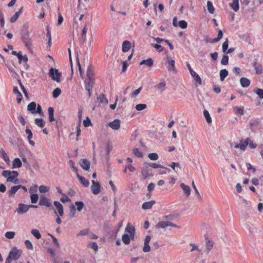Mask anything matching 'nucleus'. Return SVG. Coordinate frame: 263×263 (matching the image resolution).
<instances>
[{
  "mask_svg": "<svg viewBox=\"0 0 263 263\" xmlns=\"http://www.w3.org/2000/svg\"><path fill=\"white\" fill-rule=\"evenodd\" d=\"M84 82L85 88L88 91V96L90 97L91 96V90L95 83L94 78H86Z\"/></svg>",
  "mask_w": 263,
  "mask_h": 263,
  "instance_id": "obj_5",
  "label": "nucleus"
},
{
  "mask_svg": "<svg viewBox=\"0 0 263 263\" xmlns=\"http://www.w3.org/2000/svg\"><path fill=\"white\" fill-rule=\"evenodd\" d=\"M35 124L39 127L42 128L45 125V122L42 118H36L34 120Z\"/></svg>",
  "mask_w": 263,
  "mask_h": 263,
  "instance_id": "obj_34",
  "label": "nucleus"
},
{
  "mask_svg": "<svg viewBox=\"0 0 263 263\" xmlns=\"http://www.w3.org/2000/svg\"><path fill=\"white\" fill-rule=\"evenodd\" d=\"M133 153L135 156L138 158H142L143 156L142 153L137 148H134Z\"/></svg>",
  "mask_w": 263,
  "mask_h": 263,
  "instance_id": "obj_45",
  "label": "nucleus"
},
{
  "mask_svg": "<svg viewBox=\"0 0 263 263\" xmlns=\"http://www.w3.org/2000/svg\"><path fill=\"white\" fill-rule=\"evenodd\" d=\"M31 233L36 239H40L41 238V235L37 230L32 229Z\"/></svg>",
  "mask_w": 263,
  "mask_h": 263,
  "instance_id": "obj_46",
  "label": "nucleus"
},
{
  "mask_svg": "<svg viewBox=\"0 0 263 263\" xmlns=\"http://www.w3.org/2000/svg\"><path fill=\"white\" fill-rule=\"evenodd\" d=\"M15 233L12 231H8L5 233V236L8 239H12L14 238Z\"/></svg>",
  "mask_w": 263,
  "mask_h": 263,
  "instance_id": "obj_54",
  "label": "nucleus"
},
{
  "mask_svg": "<svg viewBox=\"0 0 263 263\" xmlns=\"http://www.w3.org/2000/svg\"><path fill=\"white\" fill-rule=\"evenodd\" d=\"M207 8L210 13L213 14L214 13L215 8L213 5L211 1H208Z\"/></svg>",
  "mask_w": 263,
  "mask_h": 263,
  "instance_id": "obj_37",
  "label": "nucleus"
},
{
  "mask_svg": "<svg viewBox=\"0 0 263 263\" xmlns=\"http://www.w3.org/2000/svg\"><path fill=\"white\" fill-rule=\"evenodd\" d=\"M29 33L28 24H24L21 30V34H26Z\"/></svg>",
  "mask_w": 263,
  "mask_h": 263,
  "instance_id": "obj_56",
  "label": "nucleus"
},
{
  "mask_svg": "<svg viewBox=\"0 0 263 263\" xmlns=\"http://www.w3.org/2000/svg\"><path fill=\"white\" fill-rule=\"evenodd\" d=\"M148 166H151L154 168H165V166H162L160 164L156 163H152L150 162L147 164Z\"/></svg>",
  "mask_w": 263,
  "mask_h": 263,
  "instance_id": "obj_48",
  "label": "nucleus"
},
{
  "mask_svg": "<svg viewBox=\"0 0 263 263\" xmlns=\"http://www.w3.org/2000/svg\"><path fill=\"white\" fill-rule=\"evenodd\" d=\"M122 240L125 245H128L130 243V237L127 234H124L122 235Z\"/></svg>",
  "mask_w": 263,
  "mask_h": 263,
  "instance_id": "obj_39",
  "label": "nucleus"
},
{
  "mask_svg": "<svg viewBox=\"0 0 263 263\" xmlns=\"http://www.w3.org/2000/svg\"><path fill=\"white\" fill-rule=\"evenodd\" d=\"M61 93V90L59 88H55L52 92V96L54 98H57Z\"/></svg>",
  "mask_w": 263,
  "mask_h": 263,
  "instance_id": "obj_44",
  "label": "nucleus"
},
{
  "mask_svg": "<svg viewBox=\"0 0 263 263\" xmlns=\"http://www.w3.org/2000/svg\"><path fill=\"white\" fill-rule=\"evenodd\" d=\"M39 204L40 206H45L47 208H50L51 210L54 211V213L57 214V211L55 210L54 207L52 205L51 202L49 199H48L45 195H42L40 196Z\"/></svg>",
  "mask_w": 263,
  "mask_h": 263,
  "instance_id": "obj_3",
  "label": "nucleus"
},
{
  "mask_svg": "<svg viewBox=\"0 0 263 263\" xmlns=\"http://www.w3.org/2000/svg\"><path fill=\"white\" fill-rule=\"evenodd\" d=\"M89 246L90 247V248L92 249L95 251H97L98 250V246L97 242H92L91 243H90L89 244Z\"/></svg>",
  "mask_w": 263,
  "mask_h": 263,
  "instance_id": "obj_63",
  "label": "nucleus"
},
{
  "mask_svg": "<svg viewBox=\"0 0 263 263\" xmlns=\"http://www.w3.org/2000/svg\"><path fill=\"white\" fill-rule=\"evenodd\" d=\"M147 106L145 104H139L136 105L135 108L138 111H141L146 108Z\"/></svg>",
  "mask_w": 263,
  "mask_h": 263,
  "instance_id": "obj_51",
  "label": "nucleus"
},
{
  "mask_svg": "<svg viewBox=\"0 0 263 263\" xmlns=\"http://www.w3.org/2000/svg\"><path fill=\"white\" fill-rule=\"evenodd\" d=\"M120 120L119 119H115L113 121L108 123V126L114 130H118L120 127Z\"/></svg>",
  "mask_w": 263,
  "mask_h": 263,
  "instance_id": "obj_12",
  "label": "nucleus"
},
{
  "mask_svg": "<svg viewBox=\"0 0 263 263\" xmlns=\"http://www.w3.org/2000/svg\"><path fill=\"white\" fill-rule=\"evenodd\" d=\"M77 178L79 179L81 183L84 185L85 187H87L89 185V182L88 180L86 179L84 177L80 176L79 173H77Z\"/></svg>",
  "mask_w": 263,
  "mask_h": 263,
  "instance_id": "obj_21",
  "label": "nucleus"
},
{
  "mask_svg": "<svg viewBox=\"0 0 263 263\" xmlns=\"http://www.w3.org/2000/svg\"><path fill=\"white\" fill-rule=\"evenodd\" d=\"M49 190V187L48 186L41 185L39 186V191L41 193H44L48 192Z\"/></svg>",
  "mask_w": 263,
  "mask_h": 263,
  "instance_id": "obj_55",
  "label": "nucleus"
},
{
  "mask_svg": "<svg viewBox=\"0 0 263 263\" xmlns=\"http://www.w3.org/2000/svg\"><path fill=\"white\" fill-rule=\"evenodd\" d=\"M142 87H139V88H138L137 89L134 90L132 93H131V97L132 98H135L137 96H138L139 93L140 92L141 90H142Z\"/></svg>",
  "mask_w": 263,
  "mask_h": 263,
  "instance_id": "obj_59",
  "label": "nucleus"
},
{
  "mask_svg": "<svg viewBox=\"0 0 263 263\" xmlns=\"http://www.w3.org/2000/svg\"><path fill=\"white\" fill-rule=\"evenodd\" d=\"M2 175L4 177L7 178V181L8 182H11L14 183H17L18 182V179L16 178L18 176V173L16 171L5 170L3 171Z\"/></svg>",
  "mask_w": 263,
  "mask_h": 263,
  "instance_id": "obj_2",
  "label": "nucleus"
},
{
  "mask_svg": "<svg viewBox=\"0 0 263 263\" xmlns=\"http://www.w3.org/2000/svg\"><path fill=\"white\" fill-rule=\"evenodd\" d=\"M28 205L24 203H19L18 208L15 210V212L19 214H23L27 213L29 210Z\"/></svg>",
  "mask_w": 263,
  "mask_h": 263,
  "instance_id": "obj_8",
  "label": "nucleus"
},
{
  "mask_svg": "<svg viewBox=\"0 0 263 263\" xmlns=\"http://www.w3.org/2000/svg\"><path fill=\"white\" fill-rule=\"evenodd\" d=\"M203 115L206 122L208 123H211L212 122V118L210 116L209 111L207 110L204 109L203 110Z\"/></svg>",
  "mask_w": 263,
  "mask_h": 263,
  "instance_id": "obj_38",
  "label": "nucleus"
},
{
  "mask_svg": "<svg viewBox=\"0 0 263 263\" xmlns=\"http://www.w3.org/2000/svg\"><path fill=\"white\" fill-rule=\"evenodd\" d=\"M92 185L91 186V190L92 193L95 195H97L100 192V184L98 182L92 180Z\"/></svg>",
  "mask_w": 263,
  "mask_h": 263,
  "instance_id": "obj_10",
  "label": "nucleus"
},
{
  "mask_svg": "<svg viewBox=\"0 0 263 263\" xmlns=\"http://www.w3.org/2000/svg\"><path fill=\"white\" fill-rule=\"evenodd\" d=\"M228 75V71L226 69H223L220 71V79L221 81H223Z\"/></svg>",
  "mask_w": 263,
  "mask_h": 263,
  "instance_id": "obj_33",
  "label": "nucleus"
},
{
  "mask_svg": "<svg viewBox=\"0 0 263 263\" xmlns=\"http://www.w3.org/2000/svg\"><path fill=\"white\" fill-rule=\"evenodd\" d=\"M186 66L190 71L191 75L194 79L195 81L198 83L199 85H201L202 81L199 76L193 70L189 63H186Z\"/></svg>",
  "mask_w": 263,
  "mask_h": 263,
  "instance_id": "obj_6",
  "label": "nucleus"
},
{
  "mask_svg": "<svg viewBox=\"0 0 263 263\" xmlns=\"http://www.w3.org/2000/svg\"><path fill=\"white\" fill-rule=\"evenodd\" d=\"M21 38L23 42L25 44V46L28 49H30L31 47L32 44L29 33L26 34H21Z\"/></svg>",
  "mask_w": 263,
  "mask_h": 263,
  "instance_id": "obj_9",
  "label": "nucleus"
},
{
  "mask_svg": "<svg viewBox=\"0 0 263 263\" xmlns=\"http://www.w3.org/2000/svg\"><path fill=\"white\" fill-rule=\"evenodd\" d=\"M148 157L151 160H157L159 158L158 154L155 153H149L148 155Z\"/></svg>",
  "mask_w": 263,
  "mask_h": 263,
  "instance_id": "obj_52",
  "label": "nucleus"
},
{
  "mask_svg": "<svg viewBox=\"0 0 263 263\" xmlns=\"http://www.w3.org/2000/svg\"><path fill=\"white\" fill-rule=\"evenodd\" d=\"M36 104L34 102H31L27 106V110L32 114H36Z\"/></svg>",
  "mask_w": 263,
  "mask_h": 263,
  "instance_id": "obj_16",
  "label": "nucleus"
},
{
  "mask_svg": "<svg viewBox=\"0 0 263 263\" xmlns=\"http://www.w3.org/2000/svg\"><path fill=\"white\" fill-rule=\"evenodd\" d=\"M172 227L174 228H179L180 227L169 221H160L156 225V228L157 229H164L167 227Z\"/></svg>",
  "mask_w": 263,
  "mask_h": 263,
  "instance_id": "obj_7",
  "label": "nucleus"
},
{
  "mask_svg": "<svg viewBox=\"0 0 263 263\" xmlns=\"http://www.w3.org/2000/svg\"><path fill=\"white\" fill-rule=\"evenodd\" d=\"M97 100L99 102V104L105 103L107 104L108 103V99L106 98L105 95L103 93H101L98 97H97Z\"/></svg>",
  "mask_w": 263,
  "mask_h": 263,
  "instance_id": "obj_17",
  "label": "nucleus"
},
{
  "mask_svg": "<svg viewBox=\"0 0 263 263\" xmlns=\"http://www.w3.org/2000/svg\"><path fill=\"white\" fill-rule=\"evenodd\" d=\"M252 65L255 70L256 73L257 74H261L262 73V66L260 63L254 61L252 63Z\"/></svg>",
  "mask_w": 263,
  "mask_h": 263,
  "instance_id": "obj_14",
  "label": "nucleus"
},
{
  "mask_svg": "<svg viewBox=\"0 0 263 263\" xmlns=\"http://www.w3.org/2000/svg\"><path fill=\"white\" fill-rule=\"evenodd\" d=\"M75 205L77 206L76 210L79 212H81L84 207V203L82 201H76Z\"/></svg>",
  "mask_w": 263,
  "mask_h": 263,
  "instance_id": "obj_40",
  "label": "nucleus"
},
{
  "mask_svg": "<svg viewBox=\"0 0 263 263\" xmlns=\"http://www.w3.org/2000/svg\"><path fill=\"white\" fill-rule=\"evenodd\" d=\"M179 26L182 29H185L187 28V23L184 20H181L178 22Z\"/></svg>",
  "mask_w": 263,
  "mask_h": 263,
  "instance_id": "obj_53",
  "label": "nucleus"
},
{
  "mask_svg": "<svg viewBox=\"0 0 263 263\" xmlns=\"http://www.w3.org/2000/svg\"><path fill=\"white\" fill-rule=\"evenodd\" d=\"M155 203V200L144 202L142 205V208L144 210L150 209Z\"/></svg>",
  "mask_w": 263,
  "mask_h": 263,
  "instance_id": "obj_20",
  "label": "nucleus"
},
{
  "mask_svg": "<svg viewBox=\"0 0 263 263\" xmlns=\"http://www.w3.org/2000/svg\"><path fill=\"white\" fill-rule=\"evenodd\" d=\"M126 231L129 233V234H132L133 235H135V228L130 226L129 224H127L125 228Z\"/></svg>",
  "mask_w": 263,
  "mask_h": 263,
  "instance_id": "obj_41",
  "label": "nucleus"
},
{
  "mask_svg": "<svg viewBox=\"0 0 263 263\" xmlns=\"http://www.w3.org/2000/svg\"><path fill=\"white\" fill-rule=\"evenodd\" d=\"M154 61L152 58H148L147 60H143L139 63L140 65H145L147 67H151L153 65Z\"/></svg>",
  "mask_w": 263,
  "mask_h": 263,
  "instance_id": "obj_22",
  "label": "nucleus"
},
{
  "mask_svg": "<svg viewBox=\"0 0 263 263\" xmlns=\"http://www.w3.org/2000/svg\"><path fill=\"white\" fill-rule=\"evenodd\" d=\"M22 163L18 158H15L12 162V167L13 168H19L21 167Z\"/></svg>",
  "mask_w": 263,
  "mask_h": 263,
  "instance_id": "obj_29",
  "label": "nucleus"
},
{
  "mask_svg": "<svg viewBox=\"0 0 263 263\" xmlns=\"http://www.w3.org/2000/svg\"><path fill=\"white\" fill-rule=\"evenodd\" d=\"M130 46H131V44L129 41H124L122 43V51L123 52H126L128 51L130 49Z\"/></svg>",
  "mask_w": 263,
  "mask_h": 263,
  "instance_id": "obj_23",
  "label": "nucleus"
},
{
  "mask_svg": "<svg viewBox=\"0 0 263 263\" xmlns=\"http://www.w3.org/2000/svg\"><path fill=\"white\" fill-rule=\"evenodd\" d=\"M229 62V56L227 54H224L221 60V64L223 65H226Z\"/></svg>",
  "mask_w": 263,
  "mask_h": 263,
  "instance_id": "obj_47",
  "label": "nucleus"
},
{
  "mask_svg": "<svg viewBox=\"0 0 263 263\" xmlns=\"http://www.w3.org/2000/svg\"><path fill=\"white\" fill-rule=\"evenodd\" d=\"M152 46L155 48L159 52H161L164 50L163 47L159 44H152Z\"/></svg>",
  "mask_w": 263,
  "mask_h": 263,
  "instance_id": "obj_57",
  "label": "nucleus"
},
{
  "mask_svg": "<svg viewBox=\"0 0 263 263\" xmlns=\"http://www.w3.org/2000/svg\"><path fill=\"white\" fill-rule=\"evenodd\" d=\"M18 190V185L13 186L11 187L8 192V196L9 197H13L16 193Z\"/></svg>",
  "mask_w": 263,
  "mask_h": 263,
  "instance_id": "obj_27",
  "label": "nucleus"
},
{
  "mask_svg": "<svg viewBox=\"0 0 263 263\" xmlns=\"http://www.w3.org/2000/svg\"><path fill=\"white\" fill-rule=\"evenodd\" d=\"M25 245L26 247L29 250L33 249V245L31 242L29 240H26L25 241Z\"/></svg>",
  "mask_w": 263,
  "mask_h": 263,
  "instance_id": "obj_60",
  "label": "nucleus"
},
{
  "mask_svg": "<svg viewBox=\"0 0 263 263\" xmlns=\"http://www.w3.org/2000/svg\"><path fill=\"white\" fill-rule=\"evenodd\" d=\"M180 187L183 191V192L185 194V195L187 197L189 196L191 194L190 187L188 185H185L183 183L180 184Z\"/></svg>",
  "mask_w": 263,
  "mask_h": 263,
  "instance_id": "obj_24",
  "label": "nucleus"
},
{
  "mask_svg": "<svg viewBox=\"0 0 263 263\" xmlns=\"http://www.w3.org/2000/svg\"><path fill=\"white\" fill-rule=\"evenodd\" d=\"M48 75L52 80L56 81L57 82H60L61 81L62 74L61 72H59L58 69L51 68L49 70Z\"/></svg>",
  "mask_w": 263,
  "mask_h": 263,
  "instance_id": "obj_4",
  "label": "nucleus"
},
{
  "mask_svg": "<svg viewBox=\"0 0 263 263\" xmlns=\"http://www.w3.org/2000/svg\"><path fill=\"white\" fill-rule=\"evenodd\" d=\"M80 166L85 171L89 170L90 168V161L86 159H81L80 163Z\"/></svg>",
  "mask_w": 263,
  "mask_h": 263,
  "instance_id": "obj_13",
  "label": "nucleus"
},
{
  "mask_svg": "<svg viewBox=\"0 0 263 263\" xmlns=\"http://www.w3.org/2000/svg\"><path fill=\"white\" fill-rule=\"evenodd\" d=\"M258 125V121L257 119H252L249 122V126L251 130L254 132L257 127Z\"/></svg>",
  "mask_w": 263,
  "mask_h": 263,
  "instance_id": "obj_19",
  "label": "nucleus"
},
{
  "mask_svg": "<svg viewBox=\"0 0 263 263\" xmlns=\"http://www.w3.org/2000/svg\"><path fill=\"white\" fill-rule=\"evenodd\" d=\"M255 92L260 99H263V89L260 88H257Z\"/></svg>",
  "mask_w": 263,
  "mask_h": 263,
  "instance_id": "obj_64",
  "label": "nucleus"
},
{
  "mask_svg": "<svg viewBox=\"0 0 263 263\" xmlns=\"http://www.w3.org/2000/svg\"><path fill=\"white\" fill-rule=\"evenodd\" d=\"M76 212V208L73 205L69 206V216L70 218L74 217Z\"/></svg>",
  "mask_w": 263,
  "mask_h": 263,
  "instance_id": "obj_35",
  "label": "nucleus"
},
{
  "mask_svg": "<svg viewBox=\"0 0 263 263\" xmlns=\"http://www.w3.org/2000/svg\"><path fill=\"white\" fill-rule=\"evenodd\" d=\"M231 7L235 12L239 10V1L238 0H233V3L230 4Z\"/></svg>",
  "mask_w": 263,
  "mask_h": 263,
  "instance_id": "obj_32",
  "label": "nucleus"
},
{
  "mask_svg": "<svg viewBox=\"0 0 263 263\" xmlns=\"http://www.w3.org/2000/svg\"><path fill=\"white\" fill-rule=\"evenodd\" d=\"M63 197L61 198L60 200L63 203H65L70 201V199L65 194H62Z\"/></svg>",
  "mask_w": 263,
  "mask_h": 263,
  "instance_id": "obj_62",
  "label": "nucleus"
},
{
  "mask_svg": "<svg viewBox=\"0 0 263 263\" xmlns=\"http://www.w3.org/2000/svg\"><path fill=\"white\" fill-rule=\"evenodd\" d=\"M91 125V122L90 119L88 117H87L86 119L85 120H84L83 121V125L85 127H87L90 126Z\"/></svg>",
  "mask_w": 263,
  "mask_h": 263,
  "instance_id": "obj_61",
  "label": "nucleus"
},
{
  "mask_svg": "<svg viewBox=\"0 0 263 263\" xmlns=\"http://www.w3.org/2000/svg\"><path fill=\"white\" fill-rule=\"evenodd\" d=\"M22 254V250H18L16 247H13L9 252L5 263H11L13 260H17Z\"/></svg>",
  "mask_w": 263,
  "mask_h": 263,
  "instance_id": "obj_1",
  "label": "nucleus"
},
{
  "mask_svg": "<svg viewBox=\"0 0 263 263\" xmlns=\"http://www.w3.org/2000/svg\"><path fill=\"white\" fill-rule=\"evenodd\" d=\"M39 195L37 194H31L30 196L31 202L36 203L39 200Z\"/></svg>",
  "mask_w": 263,
  "mask_h": 263,
  "instance_id": "obj_43",
  "label": "nucleus"
},
{
  "mask_svg": "<svg viewBox=\"0 0 263 263\" xmlns=\"http://www.w3.org/2000/svg\"><path fill=\"white\" fill-rule=\"evenodd\" d=\"M240 83L242 87H248L250 86L251 82L248 78L242 77L240 79Z\"/></svg>",
  "mask_w": 263,
  "mask_h": 263,
  "instance_id": "obj_18",
  "label": "nucleus"
},
{
  "mask_svg": "<svg viewBox=\"0 0 263 263\" xmlns=\"http://www.w3.org/2000/svg\"><path fill=\"white\" fill-rule=\"evenodd\" d=\"M87 78H94L93 68L91 65H89L87 69Z\"/></svg>",
  "mask_w": 263,
  "mask_h": 263,
  "instance_id": "obj_26",
  "label": "nucleus"
},
{
  "mask_svg": "<svg viewBox=\"0 0 263 263\" xmlns=\"http://www.w3.org/2000/svg\"><path fill=\"white\" fill-rule=\"evenodd\" d=\"M214 243L213 241L208 240L206 246V253L208 254L212 250L213 247Z\"/></svg>",
  "mask_w": 263,
  "mask_h": 263,
  "instance_id": "obj_42",
  "label": "nucleus"
},
{
  "mask_svg": "<svg viewBox=\"0 0 263 263\" xmlns=\"http://www.w3.org/2000/svg\"><path fill=\"white\" fill-rule=\"evenodd\" d=\"M53 205L55 206L56 210H57V213H58L59 216L62 217L64 214L63 206L58 201H54L53 202ZM56 215L57 214H55Z\"/></svg>",
  "mask_w": 263,
  "mask_h": 263,
  "instance_id": "obj_11",
  "label": "nucleus"
},
{
  "mask_svg": "<svg viewBox=\"0 0 263 263\" xmlns=\"http://www.w3.org/2000/svg\"><path fill=\"white\" fill-rule=\"evenodd\" d=\"M229 46V41L228 39H226V41L223 43L222 48V51L225 52L228 49Z\"/></svg>",
  "mask_w": 263,
  "mask_h": 263,
  "instance_id": "obj_58",
  "label": "nucleus"
},
{
  "mask_svg": "<svg viewBox=\"0 0 263 263\" xmlns=\"http://www.w3.org/2000/svg\"><path fill=\"white\" fill-rule=\"evenodd\" d=\"M249 138H247L245 141L242 142V140H241L240 143L239 144V148L244 151L246 149L247 145H248Z\"/></svg>",
  "mask_w": 263,
  "mask_h": 263,
  "instance_id": "obj_36",
  "label": "nucleus"
},
{
  "mask_svg": "<svg viewBox=\"0 0 263 263\" xmlns=\"http://www.w3.org/2000/svg\"><path fill=\"white\" fill-rule=\"evenodd\" d=\"M23 10V7H21L19 10L15 12V14L10 17V22L11 23H14L18 18L19 16L21 14H22Z\"/></svg>",
  "mask_w": 263,
  "mask_h": 263,
  "instance_id": "obj_15",
  "label": "nucleus"
},
{
  "mask_svg": "<svg viewBox=\"0 0 263 263\" xmlns=\"http://www.w3.org/2000/svg\"><path fill=\"white\" fill-rule=\"evenodd\" d=\"M166 83L164 81H161L159 84L155 86V87L160 90L162 92L165 88Z\"/></svg>",
  "mask_w": 263,
  "mask_h": 263,
  "instance_id": "obj_31",
  "label": "nucleus"
},
{
  "mask_svg": "<svg viewBox=\"0 0 263 263\" xmlns=\"http://www.w3.org/2000/svg\"><path fill=\"white\" fill-rule=\"evenodd\" d=\"M17 58L20 63L22 62L26 63L28 60L27 56L26 55H23L21 51L18 52Z\"/></svg>",
  "mask_w": 263,
  "mask_h": 263,
  "instance_id": "obj_28",
  "label": "nucleus"
},
{
  "mask_svg": "<svg viewBox=\"0 0 263 263\" xmlns=\"http://www.w3.org/2000/svg\"><path fill=\"white\" fill-rule=\"evenodd\" d=\"M68 163L71 168L76 172V175H77V173H78V169L77 167L74 166V162L72 160H69Z\"/></svg>",
  "mask_w": 263,
  "mask_h": 263,
  "instance_id": "obj_50",
  "label": "nucleus"
},
{
  "mask_svg": "<svg viewBox=\"0 0 263 263\" xmlns=\"http://www.w3.org/2000/svg\"><path fill=\"white\" fill-rule=\"evenodd\" d=\"M48 111L49 114V121L50 122H52L54 121L53 108L49 107L48 109Z\"/></svg>",
  "mask_w": 263,
  "mask_h": 263,
  "instance_id": "obj_30",
  "label": "nucleus"
},
{
  "mask_svg": "<svg viewBox=\"0 0 263 263\" xmlns=\"http://www.w3.org/2000/svg\"><path fill=\"white\" fill-rule=\"evenodd\" d=\"M167 63H168V66H167V69L169 71H176V69H175V61L174 60H172V59H168L167 60Z\"/></svg>",
  "mask_w": 263,
  "mask_h": 263,
  "instance_id": "obj_25",
  "label": "nucleus"
},
{
  "mask_svg": "<svg viewBox=\"0 0 263 263\" xmlns=\"http://www.w3.org/2000/svg\"><path fill=\"white\" fill-rule=\"evenodd\" d=\"M234 110L236 111V112L240 115H243L244 114V107H239V106H235L234 107Z\"/></svg>",
  "mask_w": 263,
  "mask_h": 263,
  "instance_id": "obj_49",
  "label": "nucleus"
}]
</instances>
